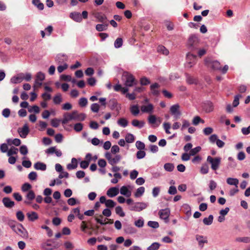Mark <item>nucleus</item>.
Instances as JSON below:
<instances>
[{
  "mask_svg": "<svg viewBox=\"0 0 250 250\" xmlns=\"http://www.w3.org/2000/svg\"><path fill=\"white\" fill-rule=\"evenodd\" d=\"M145 191V188L144 187H141L137 189L134 195L136 197H139L143 195Z\"/></svg>",
  "mask_w": 250,
  "mask_h": 250,
  "instance_id": "37",
  "label": "nucleus"
},
{
  "mask_svg": "<svg viewBox=\"0 0 250 250\" xmlns=\"http://www.w3.org/2000/svg\"><path fill=\"white\" fill-rule=\"evenodd\" d=\"M131 124L133 126L137 127L139 128H142L144 126L145 122L143 121H140L137 119L133 120Z\"/></svg>",
  "mask_w": 250,
  "mask_h": 250,
  "instance_id": "30",
  "label": "nucleus"
},
{
  "mask_svg": "<svg viewBox=\"0 0 250 250\" xmlns=\"http://www.w3.org/2000/svg\"><path fill=\"white\" fill-rule=\"evenodd\" d=\"M2 202L6 208H11L15 206V202L9 197H4L2 200Z\"/></svg>",
  "mask_w": 250,
  "mask_h": 250,
  "instance_id": "14",
  "label": "nucleus"
},
{
  "mask_svg": "<svg viewBox=\"0 0 250 250\" xmlns=\"http://www.w3.org/2000/svg\"><path fill=\"white\" fill-rule=\"evenodd\" d=\"M24 74L21 73L17 76H14L10 79V83H11L17 84L21 83L23 80Z\"/></svg>",
  "mask_w": 250,
  "mask_h": 250,
  "instance_id": "12",
  "label": "nucleus"
},
{
  "mask_svg": "<svg viewBox=\"0 0 250 250\" xmlns=\"http://www.w3.org/2000/svg\"><path fill=\"white\" fill-rule=\"evenodd\" d=\"M97 18L98 19L100 22L103 23H107V18L106 17L102 14H98L97 16Z\"/></svg>",
  "mask_w": 250,
  "mask_h": 250,
  "instance_id": "49",
  "label": "nucleus"
},
{
  "mask_svg": "<svg viewBox=\"0 0 250 250\" xmlns=\"http://www.w3.org/2000/svg\"><path fill=\"white\" fill-rule=\"evenodd\" d=\"M105 205L107 208H114L116 205V203L111 199H108L107 200Z\"/></svg>",
  "mask_w": 250,
  "mask_h": 250,
  "instance_id": "51",
  "label": "nucleus"
},
{
  "mask_svg": "<svg viewBox=\"0 0 250 250\" xmlns=\"http://www.w3.org/2000/svg\"><path fill=\"white\" fill-rule=\"evenodd\" d=\"M124 230L125 233L128 234H133L137 232L136 229L129 224H126L124 226Z\"/></svg>",
  "mask_w": 250,
  "mask_h": 250,
  "instance_id": "17",
  "label": "nucleus"
},
{
  "mask_svg": "<svg viewBox=\"0 0 250 250\" xmlns=\"http://www.w3.org/2000/svg\"><path fill=\"white\" fill-rule=\"evenodd\" d=\"M148 204L145 202H134L129 206V209L131 211L140 212L146 208Z\"/></svg>",
  "mask_w": 250,
  "mask_h": 250,
  "instance_id": "3",
  "label": "nucleus"
},
{
  "mask_svg": "<svg viewBox=\"0 0 250 250\" xmlns=\"http://www.w3.org/2000/svg\"><path fill=\"white\" fill-rule=\"evenodd\" d=\"M236 241L244 243H250V237H237L236 238Z\"/></svg>",
  "mask_w": 250,
  "mask_h": 250,
  "instance_id": "42",
  "label": "nucleus"
},
{
  "mask_svg": "<svg viewBox=\"0 0 250 250\" xmlns=\"http://www.w3.org/2000/svg\"><path fill=\"white\" fill-rule=\"evenodd\" d=\"M201 149V147L199 146H196L193 148H192L189 151V153L191 156H194L198 153Z\"/></svg>",
  "mask_w": 250,
  "mask_h": 250,
  "instance_id": "54",
  "label": "nucleus"
},
{
  "mask_svg": "<svg viewBox=\"0 0 250 250\" xmlns=\"http://www.w3.org/2000/svg\"><path fill=\"white\" fill-rule=\"evenodd\" d=\"M153 105L151 104L147 105H144L141 107V111L143 113H151L153 110Z\"/></svg>",
  "mask_w": 250,
  "mask_h": 250,
  "instance_id": "22",
  "label": "nucleus"
},
{
  "mask_svg": "<svg viewBox=\"0 0 250 250\" xmlns=\"http://www.w3.org/2000/svg\"><path fill=\"white\" fill-rule=\"evenodd\" d=\"M53 100L55 104H60L62 101V95L60 93H58L54 97Z\"/></svg>",
  "mask_w": 250,
  "mask_h": 250,
  "instance_id": "41",
  "label": "nucleus"
},
{
  "mask_svg": "<svg viewBox=\"0 0 250 250\" xmlns=\"http://www.w3.org/2000/svg\"><path fill=\"white\" fill-rule=\"evenodd\" d=\"M117 124L121 127H125L128 125V121L126 119L121 118L117 121Z\"/></svg>",
  "mask_w": 250,
  "mask_h": 250,
  "instance_id": "33",
  "label": "nucleus"
},
{
  "mask_svg": "<svg viewBox=\"0 0 250 250\" xmlns=\"http://www.w3.org/2000/svg\"><path fill=\"white\" fill-rule=\"evenodd\" d=\"M99 105L97 103L92 104L90 106L91 111L95 113H97L99 110Z\"/></svg>",
  "mask_w": 250,
  "mask_h": 250,
  "instance_id": "61",
  "label": "nucleus"
},
{
  "mask_svg": "<svg viewBox=\"0 0 250 250\" xmlns=\"http://www.w3.org/2000/svg\"><path fill=\"white\" fill-rule=\"evenodd\" d=\"M209 167L207 164H203L200 168V172L202 174H206L208 172Z\"/></svg>",
  "mask_w": 250,
  "mask_h": 250,
  "instance_id": "39",
  "label": "nucleus"
},
{
  "mask_svg": "<svg viewBox=\"0 0 250 250\" xmlns=\"http://www.w3.org/2000/svg\"><path fill=\"white\" fill-rule=\"evenodd\" d=\"M213 220V216L211 214L209 215L208 217H205L204 218L203 222V223L206 225H210Z\"/></svg>",
  "mask_w": 250,
  "mask_h": 250,
  "instance_id": "34",
  "label": "nucleus"
},
{
  "mask_svg": "<svg viewBox=\"0 0 250 250\" xmlns=\"http://www.w3.org/2000/svg\"><path fill=\"white\" fill-rule=\"evenodd\" d=\"M187 82L189 84L196 83V80L188 74H186Z\"/></svg>",
  "mask_w": 250,
  "mask_h": 250,
  "instance_id": "63",
  "label": "nucleus"
},
{
  "mask_svg": "<svg viewBox=\"0 0 250 250\" xmlns=\"http://www.w3.org/2000/svg\"><path fill=\"white\" fill-rule=\"evenodd\" d=\"M227 183L228 185L235 186L236 188H237L239 181L237 178L229 177L227 178Z\"/></svg>",
  "mask_w": 250,
  "mask_h": 250,
  "instance_id": "31",
  "label": "nucleus"
},
{
  "mask_svg": "<svg viewBox=\"0 0 250 250\" xmlns=\"http://www.w3.org/2000/svg\"><path fill=\"white\" fill-rule=\"evenodd\" d=\"M85 118L86 115L84 113H81L79 114L77 112V114H76L75 120L83 121L85 120Z\"/></svg>",
  "mask_w": 250,
  "mask_h": 250,
  "instance_id": "60",
  "label": "nucleus"
},
{
  "mask_svg": "<svg viewBox=\"0 0 250 250\" xmlns=\"http://www.w3.org/2000/svg\"><path fill=\"white\" fill-rule=\"evenodd\" d=\"M179 108L180 106L178 104L172 105L170 108V111L175 120L179 119L181 115Z\"/></svg>",
  "mask_w": 250,
  "mask_h": 250,
  "instance_id": "8",
  "label": "nucleus"
},
{
  "mask_svg": "<svg viewBox=\"0 0 250 250\" xmlns=\"http://www.w3.org/2000/svg\"><path fill=\"white\" fill-rule=\"evenodd\" d=\"M188 45L192 51L197 50L199 46V39L195 35H191L188 40Z\"/></svg>",
  "mask_w": 250,
  "mask_h": 250,
  "instance_id": "2",
  "label": "nucleus"
},
{
  "mask_svg": "<svg viewBox=\"0 0 250 250\" xmlns=\"http://www.w3.org/2000/svg\"><path fill=\"white\" fill-rule=\"evenodd\" d=\"M34 168L38 170L44 171L46 169V165L43 163L38 162L34 165Z\"/></svg>",
  "mask_w": 250,
  "mask_h": 250,
  "instance_id": "27",
  "label": "nucleus"
},
{
  "mask_svg": "<svg viewBox=\"0 0 250 250\" xmlns=\"http://www.w3.org/2000/svg\"><path fill=\"white\" fill-rule=\"evenodd\" d=\"M68 60V57L64 54H59L55 58V61L58 63H62Z\"/></svg>",
  "mask_w": 250,
  "mask_h": 250,
  "instance_id": "16",
  "label": "nucleus"
},
{
  "mask_svg": "<svg viewBox=\"0 0 250 250\" xmlns=\"http://www.w3.org/2000/svg\"><path fill=\"white\" fill-rule=\"evenodd\" d=\"M207 162L211 164V168L213 170L218 169L221 163V158L219 157L213 158L210 156L207 157Z\"/></svg>",
  "mask_w": 250,
  "mask_h": 250,
  "instance_id": "4",
  "label": "nucleus"
},
{
  "mask_svg": "<svg viewBox=\"0 0 250 250\" xmlns=\"http://www.w3.org/2000/svg\"><path fill=\"white\" fill-rule=\"evenodd\" d=\"M69 17L77 22H81L82 21V17L80 13L73 12L70 13Z\"/></svg>",
  "mask_w": 250,
  "mask_h": 250,
  "instance_id": "13",
  "label": "nucleus"
},
{
  "mask_svg": "<svg viewBox=\"0 0 250 250\" xmlns=\"http://www.w3.org/2000/svg\"><path fill=\"white\" fill-rule=\"evenodd\" d=\"M45 153L48 154H52L55 153L56 155L60 157L62 155V152L61 150L56 148V146H51L45 150Z\"/></svg>",
  "mask_w": 250,
  "mask_h": 250,
  "instance_id": "11",
  "label": "nucleus"
},
{
  "mask_svg": "<svg viewBox=\"0 0 250 250\" xmlns=\"http://www.w3.org/2000/svg\"><path fill=\"white\" fill-rule=\"evenodd\" d=\"M159 84L156 83L150 85V89L153 95L158 96L159 94V91L157 89V88H159Z\"/></svg>",
  "mask_w": 250,
  "mask_h": 250,
  "instance_id": "26",
  "label": "nucleus"
},
{
  "mask_svg": "<svg viewBox=\"0 0 250 250\" xmlns=\"http://www.w3.org/2000/svg\"><path fill=\"white\" fill-rule=\"evenodd\" d=\"M26 215L28 220L31 222H34L39 218L38 214L35 211L28 212Z\"/></svg>",
  "mask_w": 250,
  "mask_h": 250,
  "instance_id": "28",
  "label": "nucleus"
},
{
  "mask_svg": "<svg viewBox=\"0 0 250 250\" xmlns=\"http://www.w3.org/2000/svg\"><path fill=\"white\" fill-rule=\"evenodd\" d=\"M125 141L128 143H133L134 141V136L131 133H127L125 137Z\"/></svg>",
  "mask_w": 250,
  "mask_h": 250,
  "instance_id": "47",
  "label": "nucleus"
},
{
  "mask_svg": "<svg viewBox=\"0 0 250 250\" xmlns=\"http://www.w3.org/2000/svg\"><path fill=\"white\" fill-rule=\"evenodd\" d=\"M203 108L207 113H209L213 110V105L210 101H207L203 104Z\"/></svg>",
  "mask_w": 250,
  "mask_h": 250,
  "instance_id": "18",
  "label": "nucleus"
},
{
  "mask_svg": "<svg viewBox=\"0 0 250 250\" xmlns=\"http://www.w3.org/2000/svg\"><path fill=\"white\" fill-rule=\"evenodd\" d=\"M160 244L158 242H154L147 248V250H157L159 249Z\"/></svg>",
  "mask_w": 250,
  "mask_h": 250,
  "instance_id": "45",
  "label": "nucleus"
},
{
  "mask_svg": "<svg viewBox=\"0 0 250 250\" xmlns=\"http://www.w3.org/2000/svg\"><path fill=\"white\" fill-rule=\"evenodd\" d=\"M134 225L138 228H142L144 225V220L142 217H140L138 220L134 222Z\"/></svg>",
  "mask_w": 250,
  "mask_h": 250,
  "instance_id": "44",
  "label": "nucleus"
},
{
  "mask_svg": "<svg viewBox=\"0 0 250 250\" xmlns=\"http://www.w3.org/2000/svg\"><path fill=\"white\" fill-rule=\"evenodd\" d=\"M29 132V127L27 124H25L21 130H19V133L21 138H25Z\"/></svg>",
  "mask_w": 250,
  "mask_h": 250,
  "instance_id": "21",
  "label": "nucleus"
},
{
  "mask_svg": "<svg viewBox=\"0 0 250 250\" xmlns=\"http://www.w3.org/2000/svg\"><path fill=\"white\" fill-rule=\"evenodd\" d=\"M122 80L126 87H131L136 84L134 76L128 72H124L122 75Z\"/></svg>",
  "mask_w": 250,
  "mask_h": 250,
  "instance_id": "1",
  "label": "nucleus"
},
{
  "mask_svg": "<svg viewBox=\"0 0 250 250\" xmlns=\"http://www.w3.org/2000/svg\"><path fill=\"white\" fill-rule=\"evenodd\" d=\"M44 74L41 71L39 72L36 75L35 83L41 86L42 84V82L44 80Z\"/></svg>",
  "mask_w": 250,
  "mask_h": 250,
  "instance_id": "20",
  "label": "nucleus"
},
{
  "mask_svg": "<svg viewBox=\"0 0 250 250\" xmlns=\"http://www.w3.org/2000/svg\"><path fill=\"white\" fill-rule=\"evenodd\" d=\"M76 114H77V110H74L71 113H64L62 120V124L65 125L70 121L75 120Z\"/></svg>",
  "mask_w": 250,
  "mask_h": 250,
  "instance_id": "7",
  "label": "nucleus"
},
{
  "mask_svg": "<svg viewBox=\"0 0 250 250\" xmlns=\"http://www.w3.org/2000/svg\"><path fill=\"white\" fill-rule=\"evenodd\" d=\"M105 157L108 160V163L111 166L118 163L122 159L121 156L119 154L116 155L114 158H112L111 154L109 152H106L105 153Z\"/></svg>",
  "mask_w": 250,
  "mask_h": 250,
  "instance_id": "5",
  "label": "nucleus"
},
{
  "mask_svg": "<svg viewBox=\"0 0 250 250\" xmlns=\"http://www.w3.org/2000/svg\"><path fill=\"white\" fill-rule=\"evenodd\" d=\"M87 99L85 97H83L80 99L79 104L81 107H85L87 104Z\"/></svg>",
  "mask_w": 250,
  "mask_h": 250,
  "instance_id": "53",
  "label": "nucleus"
},
{
  "mask_svg": "<svg viewBox=\"0 0 250 250\" xmlns=\"http://www.w3.org/2000/svg\"><path fill=\"white\" fill-rule=\"evenodd\" d=\"M71 162L66 166L67 169L69 170L76 169L78 167L77 160L75 158H72Z\"/></svg>",
  "mask_w": 250,
  "mask_h": 250,
  "instance_id": "24",
  "label": "nucleus"
},
{
  "mask_svg": "<svg viewBox=\"0 0 250 250\" xmlns=\"http://www.w3.org/2000/svg\"><path fill=\"white\" fill-rule=\"evenodd\" d=\"M164 168L166 171L168 172H171L174 168V166L172 163H167L164 165Z\"/></svg>",
  "mask_w": 250,
  "mask_h": 250,
  "instance_id": "38",
  "label": "nucleus"
},
{
  "mask_svg": "<svg viewBox=\"0 0 250 250\" xmlns=\"http://www.w3.org/2000/svg\"><path fill=\"white\" fill-rule=\"evenodd\" d=\"M37 176L36 172L32 171L28 174V178L31 181H35L37 179Z\"/></svg>",
  "mask_w": 250,
  "mask_h": 250,
  "instance_id": "57",
  "label": "nucleus"
},
{
  "mask_svg": "<svg viewBox=\"0 0 250 250\" xmlns=\"http://www.w3.org/2000/svg\"><path fill=\"white\" fill-rule=\"evenodd\" d=\"M32 3L40 10H42L44 8V5L41 2L40 0H32Z\"/></svg>",
  "mask_w": 250,
  "mask_h": 250,
  "instance_id": "35",
  "label": "nucleus"
},
{
  "mask_svg": "<svg viewBox=\"0 0 250 250\" xmlns=\"http://www.w3.org/2000/svg\"><path fill=\"white\" fill-rule=\"evenodd\" d=\"M31 188L32 186L30 184L25 183L22 185L21 190L23 192H25L28 191Z\"/></svg>",
  "mask_w": 250,
  "mask_h": 250,
  "instance_id": "62",
  "label": "nucleus"
},
{
  "mask_svg": "<svg viewBox=\"0 0 250 250\" xmlns=\"http://www.w3.org/2000/svg\"><path fill=\"white\" fill-rule=\"evenodd\" d=\"M170 214V209L168 208L162 209L159 210V215L160 218L165 221L167 223L168 222V217Z\"/></svg>",
  "mask_w": 250,
  "mask_h": 250,
  "instance_id": "9",
  "label": "nucleus"
},
{
  "mask_svg": "<svg viewBox=\"0 0 250 250\" xmlns=\"http://www.w3.org/2000/svg\"><path fill=\"white\" fill-rule=\"evenodd\" d=\"M157 52L164 55L167 56L169 54V51L166 47L162 45H160L157 47Z\"/></svg>",
  "mask_w": 250,
  "mask_h": 250,
  "instance_id": "29",
  "label": "nucleus"
},
{
  "mask_svg": "<svg viewBox=\"0 0 250 250\" xmlns=\"http://www.w3.org/2000/svg\"><path fill=\"white\" fill-rule=\"evenodd\" d=\"M120 192L122 195L126 197H129L131 195V191L129 190L125 186H124L121 188Z\"/></svg>",
  "mask_w": 250,
  "mask_h": 250,
  "instance_id": "25",
  "label": "nucleus"
},
{
  "mask_svg": "<svg viewBox=\"0 0 250 250\" xmlns=\"http://www.w3.org/2000/svg\"><path fill=\"white\" fill-rule=\"evenodd\" d=\"M28 111L30 113L34 112L35 113H39L40 112V108L38 106L34 105L28 107Z\"/></svg>",
  "mask_w": 250,
  "mask_h": 250,
  "instance_id": "46",
  "label": "nucleus"
},
{
  "mask_svg": "<svg viewBox=\"0 0 250 250\" xmlns=\"http://www.w3.org/2000/svg\"><path fill=\"white\" fill-rule=\"evenodd\" d=\"M136 147L138 149L142 150L145 148V145L143 142L140 141H137L136 142Z\"/></svg>",
  "mask_w": 250,
  "mask_h": 250,
  "instance_id": "55",
  "label": "nucleus"
},
{
  "mask_svg": "<svg viewBox=\"0 0 250 250\" xmlns=\"http://www.w3.org/2000/svg\"><path fill=\"white\" fill-rule=\"evenodd\" d=\"M147 225L153 229H157L159 228V223L156 221H149L147 222Z\"/></svg>",
  "mask_w": 250,
  "mask_h": 250,
  "instance_id": "58",
  "label": "nucleus"
},
{
  "mask_svg": "<svg viewBox=\"0 0 250 250\" xmlns=\"http://www.w3.org/2000/svg\"><path fill=\"white\" fill-rule=\"evenodd\" d=\"M16 217L19 221L22 222L24 219V215L21 211L19 210L16 213Z\"/></svg>",
  "mask_w": 250,
  "mask_h": 250,
  "instance_id": "52",
  "label": "nucleus"
},
{
  "mask_svg": "<svg viewBox=\"0 0 250 250\" xmlns=\"http://www.w3.org/2000/svg\"><path fill=\"white\" fill-rule=\"evenodd\" d=\"M150 83L149 80L146 77H142L140 79V83L142 85H146Z\"/></svg>",
  "mask_w": 250,
  "mask_h": 250,
  "instance_id": "64",
  "label": "nucleus"
},
{
  "mask_svg": "<svg viewBox=\"0 0 250 250\" xmlns=\"http://www.w3.org/2000/svg\"><path fill=\"white\" fill-rule=\"evenodd\" d=\"M83 127V124L81 123H77L74 124L73 128L74 130L77 132L81 131Z\"/></svg>",
  "mask_w": 250,
  "mask_h": 250,
  "instance_id": "43",
  "label": "nucleus"
},
{
  "mask_svg": "<svg viewBox=\"0 0 250 250\" xmlns=\"http://www.w3.org/2000/svg\"><path fill=\"white\" fill-rule=\"evenodd\" d=\"M119 189L118 187H112L107 191L106 194L109 197H114L119 194Z\"/></svg>",
  "mask_w": 250,
  "mask_h": 250,
  "instance_id": "15",
  "label": "nucleus"
},
{
  "mask_svg": "<svg viewBox=\"0 0 250 250\" xmlns=\"http://www.w3.org/2000/svg\"><path fill=\"white\" fill-rule=\"evenodd\" d=\"M196 240L198 241L199 246L203 248L205 243H208V240L207 237H204L203 235H196Z\"/></svg>",
  "mask_w": 250,
  "mask_h": 250,
  "instance_id": "19",
  "label": "nucleus"
},
{
  "mask_svg": "<svg viewBox=\"0 0 250 250\" xmlns=\"http://www.w3.org/2000/svg\"><path fill=\"white\" fill-rule=\"evenodd\" d=\"M115 212L117 214L119 215L121 217H124L125 216V213L121 206H117L116 207Z\"/></svg>",
  "mask_w": 250,
  "mask_h": 250,
  "instance_id": "48",
  "label": "nucleus"
},
{
  "mask_svg": "<svg viewBox=\"0 0 250 250\" xmlns=\"http://www.w3.org/2000/svg\"><path fill=\"white\" fill-rule=\"evenodd\" d=\"M211 67L212 68L217 70L221 69V65L220 62L217 61H212L211 62Z\"/></svg>",
  "mask_w": 250,
  "mask_h": 250,
  "instance_id": "56",
  "label": "nucleus"
},
{
  "mask_svg": "<svg viewBox=\"0 0 250 250\" xmlns=\"http://www.w3.org/2000/svg\"><path fill=\"white\" fill-rule=\"evenodd\" d=\"M130 111L132 114L134 116L137 115L140 112L138 105H133L131 106L130 108Z\"/></svg>",
  "mask_w": 250,
  "mask_h": 250,
  "instance_id": "36",
  "label": "nucleus"
},
{
  "mask_svg": "<svg viewBox=\"0 0 250 250\" xmlns=\"http://www.w3.org/2000/svg\"><path fill=\"white\" fill-rule=\"evenodd\" d=\"M108 25V23L98 24L96 25V29L99 32L105 31L107 29Z\"/></svg>",
  "mask_w": 250,
  "mask_h": 250,
  "instance_id": "32",
  "label": "nucleus"
},
{
  "mask_svg": "<svg viewBox=\"0 0 250 250\" xmlns=\"http://www.w3.org/2000/svg\"><path fill=\"white\" fill-rule=\"evenodd\" d=\"M13 230L23 238L28 237V232L21 224L19 223L17 224L16 227Z\"/></svg>",
  "mask_w": 250,
  "mask_h": 250,
  "instance_id": "6",
  "label": "nucleus"
},
{
  "mask_svg": "<svg viewBox=\"0 0 250 250\" xmlns=\"http://www.w3.org/2000/svg\"><path fill=\"white\" fill-rule=\"evenodd\" d=\"M18 149L17 148L12 146L7 151L8 156H12L14 154H17L18 153Z\"/></svg>",
  "mask_w": 250,
  "mask_h": 250,
  "instance_id": "50",
  "label": "nucleus"
},
{
  "mask_svg": "<svg viewBox=\"0 0 250 250\" xmlns=\"http://www.w3.org/2000/svg\"><path fill=\"white\" fill-rule=\"evenodd\" d=\"M123 41L122 38H118L114 42V47L116 48H119L123 45Z\"/></svg>",
  "mask_w": 250,
  "mask_h": 250,
  "instance_id": "40",
  "label": "nucleus"
},
{
  "mask_svg": "<svg viewBox=\"0 0 250 250\" xmlns=\"http://www.w3.org/2000/svg\"><path fill=\"white\" fill-rule=\"evenodd\" d=\"M41 248L44 250H52L56 248L51 239H48L41 244Z\"/></svg>",
  "mask_w": 250,
  "mask_h": 250,
  "instance_id": "10",
  "label": "nucleus"
},
{
  "mask_svg": "<svg viewBox=\"0 0 250 250\" xmlns=\"http://www.w3.org/2000/svg\"><path fill=\"white\" fill-rule=\"evenodd\" d=\"M26 198L28 200H25L24 203L25 204H30V201L33 200L35 198V194L33 190H29L28 193L26 195Z\"/></svg>",
  "mask_w": 250,
  "mask_h": 250,
  "instance_id": "23",
  "label": "nucleus"
},
{
  "mask_svg": "<svg viewBox=\"0 0 250 250\" xmlns=\"http://www.w3.org/2000/svg\"><path fill=\"white\" fill-rule=\"evenodd\" d=\"M200 122L202 123H204V121L202 120L201 118L198 116H195L192 120V124L194 125H197Z\"/></svg>",
  "mask_w": 250,
  "mask_h": 250,
  "instance_id": "59",
  "label": "nucleus"
}]
</instances>
